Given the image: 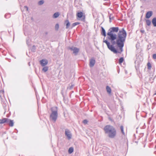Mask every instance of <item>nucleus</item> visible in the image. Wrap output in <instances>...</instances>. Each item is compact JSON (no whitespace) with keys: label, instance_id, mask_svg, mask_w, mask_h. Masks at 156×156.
<instances>
[{"label":"nucleus","instance_id":"nucleus-1","mask_svg":"<svg viewBox=\"0 0 156 156\" xmlns=\"http://www.w3.org/2000/svg\"><path fill=\"white\" fill-rule=\"evenodd\" d=\"M107 39L104 38L103 42L108 48L115 53H121L123 51V48L125 41L127 33L124 28L119 30L118 27L110 28L107 33Z\"/></svg>","mask_w":156,"mask_h":156},{"label":"nucleus","instance_id":"nucleus-2","mask_svg":"<svg viewBox=\"0 0 156 156\" xmlns=\"http://www.w3.org/2000/svg\"><path fill=\"white\" fill-rule=\"evenodd\" d=\"M104 130L105 133L108 134L109 138H113L115 136L116 131L113 126L109 125H107L105 127Z\"/></svg>","mask_w":156,"mask_h":156},{"label":"nucleus","instance_id":"nucleus-3","mask_svg":"<svg viewBox=\"0 0 156 156\" xmlns=\"http://www.w3.org/2000/svg\"><path fill=\"white\" fill-rule=\"evenodd\" d=\"M51 112L50 115V119L55 122L57 120L58 116V108L57 107H53L51 108Z\"/></svg>","mask_w":156,"mask_h":156},{"label":"nucleus","instance_id":"nucleus-4","mask_svg":"<svg viewBox=\"0 0 156 156\" xmlns=\"http://www.w3.org/2000/svg\"><path fill=\"white\" fill-rule=\"evenodd\" d=\"M71 50L73 51V53L75 55H77L79 51V49L76 47H73L69 48Z\"/></svg>","mask_w":156,"mask_h":156},{"label":"nucleus","instance_id":"nucleus-5","mask_svg":"<svg viewBox=\"0 0 156 156\" xmlns=\"http://www.w3.org/2000/svg\"><path fill=\"white\" fill-rule=\"evenodd\" d=\"M40 63L42 66H44L48 63V61L45 59H43L40 61Z\"/></svg>","mask_w":156,"mask_h":156},{"label":"nucleus","instance_id":"nucleus-6","mask_svg":"<svg viewBox=\"0 0 156 156\" xmlns=\"http://www.w3.org/2000/svg\"><path fill=\"white\" fill-rule=\"evenodd\" d=\"M153 12L152 11L147 12L146 14L145 17L147 19L149 18L152 15Z\"/></svg>","mask_w":156,"mask_h":156},{"label":"nucleus","instance_id":"nucleus-7","mask_svg":"<svg viewBox=\"0 0 156 156\" xmlns=\"http://www.w3.org/2000/svg\"><path fill=\"white\" fill-rule=\"evenodd\" d=\"M7 123L10 126L12 127L14 125L13 120L9 119L7 122Z\"/></svg>","mask_w":156,"mask_h":156},{"label":"nucleus","instance_id":"nucleus-8","mask_svg":"<svg viewBox=\"0 0 156 156\" xmlns=\"http://www.w3.org/2000/svg\"><path fill=\"white\" fill-rule=\"evenodd\" d=\"M95 63V61L94 59H91L90 61V67H93Z\"/></svg>","mask_w":156,"mask_h":156},{"label":"nucleus","instance_id":"nucleus-9","mask_svg":"<svg viewBox=\"0 0 156 156\" xmlns=\"http://www.w3.org/2000/svg\"><path fill=\"white\" fill-rule=\"evenodd\" d=\"M9 120V119L4 118L0 119V124H3L5 123H7V121Z\"/></svg>","mask_w":156,"mask_h":156},{"label":"nucleus","instance_id":"nucleus-10","mask_svg":"<svg viewBox=\"0 0 156 156\" xmlns=\"http://www.w3.org/2000/svg\"><path fill=\"white\" fill-rule=\"evenodd\" d=\"M101 30H102L101 32V34L102 35H103V36H104V37H106V32H105V30L102 27H101Z\"/></svg>","mask_w":156,"mask_h":156},{"label":"nucleus","instance_id":"nucleus-11","mask_svg":"<svg viewBox=\"0 0 156 156\" xmlns=\"http://www.w3.org/2000/svg\"><path fill=\"white\" fill-rule=\"evenodd\" d=\"M83 13L81 12H78L77 14V17L79 18H81L83 16Z\"/></svg>","mask_w":156,"mask_h":156},{"label":"nucleus","instance_id":"nucleus-12","mask_svg":"<svg viewBox=\"0 0 156 156\" xmlns=\"http://www.w3.org/2000/svg\"><path fill=\"white\" fill-rule=\"evenodd\" d=\"M152 22L154 26L156 27V17H154L152 19Z\"/></svg>","mask_w":156,"mask_h":156},{"label":"nucleus","instance_id":"nucleus-13","mask_svg":"<svg viewBox=\"0 0 156 156\" xmlns=\"http://www.w3.org/2000/svg\"><path fill=\"white\" fill-rule=\"evenodd\" d=\"M74 151V148L73 147H70L69 148V154H71Z\"/></svg>","mask_w":156,"mask_h":156},{"label":"nucleus","instance_id":"nucleus-14","mask_svg":"<svg viewBox=\"0 0 156 156\" xmlns=\"http://www.w3.org/2000/svg\"><path fill=\"white\" fill-rule=\"evenodd\" d=\"M59 15V14L58 12H55L54 14L53 17L54 18H57Z\"/></svg>","mask_w":156,"mask_h":156},{"label":"nucleus","instance_id":"nucleus-15","mask_svg":"<svg viewBox=\"0 0 156 156\" xmlns=\"http://www.w3.org/2000/svg\"><path fill=\"white\" fill-rule=\"evenodd\" d=\"M106 90L108 93L109 94H110L111 93V89L110 87L108 86H107L106 87Z\"/></svg>","mask_w":156,"mask_h":156},{"label":"nucleus","instance_id":"nucleus-16","mask_svg":"<svg viewBox=\"0 0 156 156\" xmlns=\"http://www.w3.org/2000/svg\"><path fill=\"white\" fill-rule=\"evenodd\" d=\"M79 24H80V23L79 22H75V23H73V24L72 25V26H70V27L71 28H72L73 27H74L75 26H76L77 25H78Z\"/></svg>","mask_w":156,"mask_h":156},{"label":"nucleus","instance_id":"nucleus-17","mask_svg":"<svg viewBox=\"0 0 156 156\" xmlns=\"http://www.w3.org/2000/svg\"><path fill=\"white\" fill-rule=\"evenodd\" d=\"M48 69V67L47 66H44L42 69V71L44 72H46Z\"/></svg>","mask_w":156,"mask_h":156},{"label":"nucleus","instance_id":"nucleus-18","mask_svg":"<svg viewBox=\"0 0 156 156\" xmlns=\"http://www.w3.org/2000/svg\"><path fill=\"white\" fill-rule=\"evenodd\" d=\"M146 24L147 25L149 26L151 24V21L149 20H146Z\"/></svg>","mask_w":156,"mask_h":156},{"label":"nucleus","instance_id":"nucleus-19","mask_svg":"<svg viewBox=\"0 0 156 156\" xmlns=\"http://www.w3.org/2000/svg\"><path fill=\"white\" fill-rule=\"evenodd\" d=\"M120 129H121V132L122 133V134L123 135H125V133H124V131L123 127V126H120Z\"/></svg>","mask_w":156,"mask_h":156},{"label":"nucleus","instance_id":"nucleus-20","mask_svg":"<svg viewBox=\"0 0 156 156\" xmlns=\"http://www.w3.org/2000/svg\"><path fill=\"white\" fill-rule=\"evenodd\" d=\"M63 100L64 103L66 105H68V100L67 99H65V98H64Z\"/></svg>","mask_w":156,"mask_h":156},{"label":"nucleus","instance_id":"nucleus-21","mask_svg":"<svg viewBox=\"0 0 156 156\" xmlns=\"http://www.w3.org/2000/svg\"><path fill=\"white\" fill-rule=\"evenodd\" d=\"M10 14L9 13L6 14L5 15V17L6 18H8L10 17Z\"/></svg>","mask_w":156,"mask_h":156},{"label":"nucleus","instance_id":"nucleus-22","mask_svg":"<svg viewBox=\"0 0 156 156\" xmlns=\"http://www.w3.org/2000/svg\"><path fill=\"white\" fill-rule=\"evenodd\" d=\"M147 66L148 67V69H151V64L150 62H148L147 64Z\"/></svg>","mask_w":156,"mask_h":156},{"label":"nucleus","instance_id":"nucleus-23","mask_svg":"<svg viewBox=\"0 0 156 156\" xmlns=\"http://www.w3.org/2000/svg\"><path fill=\"white\" fill-rule=\"evenodd\" d=\"M124 59L123 57H121L119 60V63L120 64L121 63H122Z\"/></svg>","mask_w":156,"mask_h":156},{"label":"nucleus","instance_id":"nucleus-24","mask_svg":"<svg viewBox=\"0 0 156 156\" xmlns=\"http://www.w3.org/2000/svg\"><path fill=\"white\" fill-rule=\"evenodd\" d=\"M44 3V1L43 0H41L39 1L38 2V4L39 5H41Z\"/></svg>","mask_w":156,"mask_h":156},{"label":"nucleus","instance_id":"nucleus-25","mask_svg":"<svg viewBox=\"0 0 156 156\" xmlns=\"http://www.w3.org/2000/svg\"><path fill=\"white\" fill-rule=\"evenodd\" d=\"M65 24H66V28H67L68 27V20H66L65 22Z\"/></svg>","mask_w":156,"mask_h":156},{"label":"nucleus","instance_id":"nucleus-26","mask_svg":"<svg viewBox=\"0 0 156 156\" xmlns=\"http://www.w3.org/2000/svg\"><path fill=\"white\" fill-rule=\"evenodd\" d=\"M65 135L67 138H68V130L66 129L65 131Z\"/></svg>","mask_w":156,"mask_h":156},{"label":"nucleus","instance_id":"nucleus-27","mask_svg":"<svg viewBox=\"0 0 156 156\" xmlns=\"http://www.w3.org/2000/svg\"><path fill=\"white\" fill-rule=\"evenodd\" d=\"M30 40L29 39H27V44L29 46L30 45Z\"/></svg>","mask_w":156,"mask_h":156},{"label":"nucleus","instance_id":"nucleus-28","mask_svg":"<svg viewBox=\"0 0 156 156\" xmlns=\"http://www.w3.org/2000/svg\"><path fill=\"white\" fill-rule=\"evenodd\" d=\"M59 28V25L58 24H56L55 26V29L56 30H58Z\"/></svg>","mask_w":156,"mask_h":156},{"label":"nucleus","instance_id":"nucleus-29","mask_svg":"<svg viewBox=\"0 0 156 156\" xmlns=\"http://www.w3.org/2000/svg\"><path fill=\"white\" fill-rule=\"evenodd\" d=\"M88 122V121H87V120L86 119H84L83 120V123L84 124H87Z\"/></svg>","mask_w":156,"mask_h":156},{"label":"nucleus","instance_id":"nucleus-30","mask_svg":"<svg viewBox=\"0 0 156 156\" xmlns=\"http://www.w3.org/2000/svg\"><path fill=\"white\" fill-rule=\"evenodd\" d=\"M74 84H72L70 86V87L69 88V89H70V90L72 89L73 88V87H74Z\"/></svg>","mask_w":156,"mask_h":156},{"label":"nucleus","instance_id":"nucleus-31","mask_svg":"<svg viewBox=\"0 0 156 156\" xmlns=\"http://www.w3.org/2000/svg\"><path fill=\"white\" fill-rule=\"evenodd\" d=\"M35 49H36V48H35V46L34 45L32 47V50L33 51H34Z\"/></svg>","mask_w":156,"mask_h":156},{"label":"nucleus","instance_id":"nucleus-32","mask_svg":"<svg viewBox=\"0 0 156 156\" xmlns=\"http://www.w3.org/2000/svg\"><path fill=\"white\" fill-rule=\"evenodd\" d=\"M153 58L154 59H156V54H154L153 55Z\"/></svg>","mask_w":156,"mask_h":156},{"label":"nucleus","instance_id":"nucleus-33","mask_svg":"<svg viewBox=\"0 0 156 156\" xmlns=\"http://www.w3.org/2000/svg\"><path fill=\"white\" fill-rule=\"evenodd\" d=\"M69 140L71 139L72 136V135L71 133H70L69 132Z\"/></svg>","mask_w":156,"mask_h":156},{"label":"nucleus","instance_id":"nucleus-34","mask_svg":"<svg viewBox=\"0 0 156 156\" xmlns=\"http://www.w3.org/2000/svg\"><path fill=\"white\" fill-rule=\"evenodd\" d=\"M24 9H25V11H27L28 10V7L27 6H24Z\"/></svg>","mask_w":156,"mask_h":156},{"label":"nucleus","instance_id":"nucleus-35","mask_svg":"<svg viewBox=\"0 0 156 156\" xmlns=\"http://www.w3.org/2000/svg\"><path fill=\"white\" fill-rule=\"evenodd\" d=\"M125 73L126 74L127 73V72L126 70H125Z\"/></svg>","mask_w":156,"mask_h":156},{"label":"nucleus","instance_id":"nucleus-36","mask_svg":"<svg viewBox=\"0 0 156 156\" xmlns=\"http://www.w3.org/2000/svg\"><path fill=\"white\" fill-rule=\"evenodd\" d=\"M109 19H110V22H111L110 20L111 19V18L110 17H110H109Z\"/></svg>","mask_w":156,"mask_h":156},{"label":"nucleus","instance_id":"nucleus-37","mask_svg":"<svg viewBox=\"0 0 156 156\" xmlns=\"http://www.w3.org/2000/svg\"><path fill=\"white\" fill-rule=\"evenodd\" d=\"M69 25H70V23L69 22Z\"/></svg>","mask_w":156,"mask_h":156},{"label":"nucleus","instance_id":"nucleus-38","mask_svg":"<svg viewBox=\"0 0 156 156\" xmlns=\"http://www.w3.org/2000/svg\"><path fill=\"white\" fill-rule=\"evenodd\" d=\"M154 94L156 95V91L155 92V93Z\"/></svg>","mask_w":156,"mask_h":156},{"label":"nucleus","instance_id":"nucleus-39","mask_svg":"<svg viewBox=\"0 0 156 156\" xmlns=\"http://www.w3.org/2000/svg\"><path fill=\"white\" fill-rule=\"evenodd\" d=\"M28 64H29V66H30V63H29H29H28Z\"/></svg>","mask_w":156,"mask_h":156},{"label":"nucleus","instance_id":"nucleus-40","mask_svg":"<svg viewBox=\"0 0 156 156\" xmlns=\"http://www.w3.org/2000/svg\"><path fill=\"white\" fill-rule=\"evenodd\" d=\"M68 13H67V16H68Z\"/></svg>","mask_w":156,"mask_h":156}]
</instances>
